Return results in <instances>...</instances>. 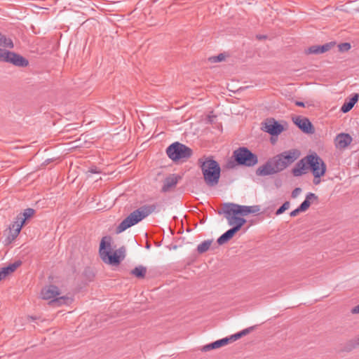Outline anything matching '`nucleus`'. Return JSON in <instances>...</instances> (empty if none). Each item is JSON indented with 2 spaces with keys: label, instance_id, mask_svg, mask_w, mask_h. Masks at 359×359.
Here are the masks:
<instances>
[{
  "label": "nucleus",
  "instance_id": "f257e3e1",
  "mask_svg": "<svg viewBox=\"0 0 359 359\" xmlns=\"http://www.w3.org/2000/svg\"><path fill=\"white\" fill-rule=\"evenodd\" d=\"M306 164L309 165L314 177L313 184L317 185L320 182V177L326 172V165L323 160L316 154L307 156L298 162L293 168V175L300 176L305 173Z\"/></svg>",
  "mask_w": 359,
  "mask_h": 359
},
{
  "label": "nucleus",
  "instance_id": "f03ea898",
  "mask_svg": "<svg viewBox=\"0 0 359 359\" xmlns=\"http://www.w3.org/2000/svg\"><path fill=\"white\" fill-rule=\"evenodd\" d=\"M260 210L258 205H242L236 203H225L223 205L222 211L219 212V214L223 213L224 217L228 221L229 225H234L238 224V219L243 220L244 224L246 223V219L242 217L247 216L249 214L257 213Z\"/></svg>",
  "mask_w": 359,
  "mask_h": 359
},
{
  "label": "nucleus",
  "instance_id": "7ed1b4c3",
  "mask_svg": "<svg viewBox=\"0 0 359 359\" xmlns=\"http://www.w3.org/2000/svg\"><path fill=\"white\" fill-rule=\"evenodd\" d=\"M198 163L206 184L209 187L216 186L219 183L221 172L219 163L212 157L200 158Z\"/></svg>",
  "mask_w": 359,
  "mask_h": 359
},
{
  "label": "nucleus",
  "instance_id": "20e7f679",
  "mask_svg": "<svg viewBox=\"0 0 359 359\" xmlns=\"http://www.w3.org/2000/svg\"><path fill=\"white\" fill-rule=\"evenodd\" d=\"M155 208L154 205H144L134 210L118 224L116 229V233H120L137 224L153 212Z\"/></svg>",
  "mask_w": 359,
  "mask_h": 359
},
{
  "label": "nucleus",
  "instance_id": "39448f33",
  "mask_svg": "<svg viewBox=\"0 0 359 359\" xmlns=\"http://www.w3.org/2000/svg\"><path fill=\"white\" fill-rule=\"evenodd\" d=\"M104 239L105 238L102 239L100 245V254L102 259L110 264H118L125 258V247H121L113 254H111L109 250H106L107 245Z\"/></svg>",
  "mask_w": 359,
  "mask_h": 359
},
{
  "label": "nucleus",
  "instance_id": "423d86ee",
  "mask_svg": "<svg viewBox=\"0 0 359 359\" xmlns=\"http://www.w3.org/2000/svg\"><path fill=\"white\" fill-rule=\"evenodd\" d=\"M166 154L173 161L187 159L192 155V150L187 146L178 142L170 144L166 149Z\"/></svg>",
  "mask_w": 359,
  "mask_h": 359
},
{
  "label": "nucleus",
  "instance_id": "0eeeda50",
  "mask_svg": "<svg viewBox=\"0 0 359 359\" xmlns=\"http://www.w3.org/2000/svg\"><path fill=\"white\" fill-rule=\"evenodd\" d=\"M235 161L238 165L251 167L257 163V157L246 147H240L233 151Z\"/></svg>",
  "mask_w": 359,
  "mask_h": 359
},
{
  "label": "nucleus",
  "instance_id": "6e6552de",
  "mask_svg": "<svg viewBox=\"0 0 359 359\" xmlns=\"http://www.w3.org/2000/svg\"><path fill=\"white\" fill-rule=\"evenodd\" d=\"M0 62L11 63L20 67H25L29 65V61L22 55L1 48Z\"/></svg>",
  "mask_w": 359,
  "mask_h": 359
},
{
  "label": "nucleus",
  "instance_id": "1a4fd4ad",
  "mask_svg": "<svg viewBox=\"0 0 359 359\" xmlns=\"http://www.w3.org/2000/svg\"><path fill=\"white\" fill-rule=\"evenodd\" d=\"M59 294V289L55 285H49L46 287L41 290V292L42 299L46 300H50V304H55L57 305L66 304L68 298L66 297H57Z\"/></svg>",
  "mask_w": 359,
  "mask_h": 359
},
{
  "label": "nucleus",
  "instance_id": "9d476101",
  "mask_svg": "<svg viewBox=\"0 0 359 359\" xmlns=\"http://www.w3.org/2000/svg\"><path fill=\"white\" fill-rule=\"evenodd\" d=\"M262 130L271 135H278L283 130V126L274 118H267L262 123Z\"/></svg>",
  "mask_w": 359,
  "mask_h": 359
},
{
  "label": "nucleus",
  "instance_id": "9b49d317",
  "mask_svg": "<svg viewBox=\"0 0 359 359\" xmlns=\"http://www.w3.org/2000/svg\"><path fill=\"white\" fill-rule=\"evenodd\" d=\"M292 152L288 151L287 155L283 154L278 155L271 159L276 172H280L284 170L288 164L292 162Z\"/></svg>",
  "mask_w": 359,
  "mask_h": 359
},
{
  "label": "nucleus",
  "instance_id": "f8f14e48",
  "mask_svg": "<svg viewBox=\"0 0 359 359\" xmlns=\"http://www.w3.org/2000/svg\"><path fill=\"white\" fill-rule=\"evenodd\" d=\"M244 225V221L238 219V224H234V225H232L233 227L228 231H226L225 233H224L221 236L219 237L217 239V243L219 245H223L228 241H229L236 233H237L241 227Z\"/></svg>",
  "mask_w": 359,
  "mask_h": 359
},
{
  "label": "nucleus",
  "instance_id": "ddd939ff",
  "mask_svg": "<svg viewBox=\"0 0 359 359\" xmlns=\"http://www.w3.org/2000/svg\"><path fill=\"white\" fill-rule=\"evenodd\" d=\"M293 123L306 134H312L314 132L313 127L311 121L307 118L297 116L293 118Z\"/></svg>",
  "mask_w": 359,
  "mask_h": 359
},
{
  "label": "nucleus",
  "instance_id": "4468645a",
  "mask_svg": "<svg viewBox=\"0 0 359 359\" xmlns=\"http://www.w3.org/2000/svg\"><path fill=\"white\" fill-rule=\"evenodd\" d=\"M314 202H318V196L313 193H308L306 196L305 200L302 203V204L295 210H293V216H295L297 214L305 212L311 203Z\"/></svg>",
  "mask_w": 359,
  "mask_h": 359
},
{
  "label": "nucleus",
  "instance_id": "2eb2a0df",
  "mask_svg": "<svg viewBox=\"0 0 359 359\" xmlns=\"http://www.w3.org/2000/svg\"><path fill=\"white\" fill-rule=\"evenodd\" d=\"M352 137L349 134L341 133L334 138V145L338 149H344L352 142Z\"/></svg>",
  "mask_w": 359,
  "mask_h": 359
},
{
  "label": "nucleus",
  "instance_id": "dca6fc26",
  "mask_svg": "<svg viewBox=\"0 0 359 359\" xmlns=\"http://www.w3.org/2000/svg\"><path fill=\"white\" fill-rule=\"evenodd\" d=\"M179 179L180 177L176 175H171L167 177L163 182L161 191L165 193L174 189L176 187Z\"/></svg>",
  "mask_w": 359,
  "mask_h": 359
},
{
  "label": "nucleus",
  "instance_id": "f3484780",
  "mask_svg": "<svg viewBox=\"0 0 359 359\" xmlns=\"http://www.w3.org/2000/svg\"><path fill=\"white\" fill-rule=\"evenodd\" d=\"M276 172H277L274 168V165H273L271 160L268 161L266 163H265L262 166L259 167L257 170V175H262V176L269 175H272V174H274Z\"/></svg>",
  "mask_w": 359,
  "mask_h": 359
},
{
  "label": "nucleus",
  "instance_id": "a211bd4d",
  "mask_svg": "<svg viewBox=\"0 0 359 359\" xmlns=\"http://www.w3.org/2000/svg\"><path fill=\"white\" fill-rule=\"evenodd\" d=\"M229 342V338L225 337L222 339L217 340L211 344H207L202 348L203 351H209L212 349L219 348L222 346L227 345Z\"/></svg>",
  "mask_w": 359,
  "mask_h": 359
},
{
  "label": "nucleus",
  "instance_id": "6ab92c4d",
  "mask_svg": "<svg viewBox=\"0 0 359 359\" xmlns=\"http://www.w3.org/2000/svg\"><path fill=\"white\" fill-rule=\"evenodd\" d=\"M21 261H16L14 263L10 264L7 266L0 269L4 278H6L8 275L13 273L18 269V267L21 265Z\"/></svg>",
  "mask_w": 359,
  "mask_h": 359
},
{
  "label": "nucleus",
  "instance_id": "aec40b11",
  "mask_svg": "<svg viewBox=\"0 0 359 359\" xmlns=\"http://www.w3.org/2000/svg\"><path fill=\"white\" fill-rule=\"evenodd\" d=\"M359 98V95L355 93L353 96L348 100L346 101L341 107V111L343 113L348 112L358 102Z\"/></svg>",
  "mask_w": 359,
  "mask_h": 359
},
{
  "label": "nucleus",
  "instance_id": "412c9836",
  "mask_svg": "<svg viewBox=\"0 0 359 359\" xmlns=\"http://www.w3.org/2000/svg\"><path fill=\"white\" fill-rule=\"evenodd\" d=\"M130 273L137 278H144L147 273V268L144 266L140 265L135 267Z\"/></svg>",
  "mask_w": 359,
  "mask_h": 359
},
{
  "label": "nucleus",
  "instance_id": "4be33fe9",
  "mask_svg": "<svg viewBox=\"0 0 359 359\" xmlns=\"http://www.w3.org/2000/svg\"><path fill=\"white\" fill-rule=\"evenodd\" d=\"M25 223L22 222L21 219H18V217H16V220L10 227L11 230L13 231V236L16 237L20 232L21 229Z\"/></svg>",
  "mask_w": 359,
  "mask_h": 359
},
{
  "label": "nucleus",
  "instance_id": "5701e85b",
  "mask_svg": "<svg viewBox=\"0 0 359 359\" xmlns=\"http://www.w3.org/2000/svg\"><path fill=\"white\" fill-rule=\"evenodd\" d=\"M0 46L11 49L13 48L14 44L11 39L0 32Z\"/></svg>",
  "mask_w": 359,
  "mask_h": 359
},
{
  "label": "nucleus",
  "instance_id": "b1692460",
  "mask_svg": "<svg viewBox=\"0 0 359 359\" xmlns=\"http://www.w3.org/2000/svg\"><path fill=\"white\" fill-rule=\"evenodd\" d=\"M34 214V210L32 208H27L22 213L18 215V219H21L22 222L25 223V221L30 218Z\"/></svg>",
  "mask_w": 359,
  "mask_h": 359
},
{
  "label": "nucleus",
  "instance_id": "393cba45",
  "mask_svg": "<svg viewBox=\"0 0 359 359\" xmlns=\"http://www.w3.org/2000/svg\"><path fill=\"white\" fill-rule=\"evenodd\" d=\"M212 243V240H206L200 243L197 247V251L198 253H204L208 251Z\"/></svg>",
  "mask_w": 359,
  "mask_h": 359
},
{
  "label": "nucleus",
  "instance_id": "a878e982",
  "mask_svg": "<svg viewBox=\"0 0 359 359\" xmlns=\"http://www.w3.org/2000/svg\"><path fill=\"white\" fill-rule=\"evenodd\" d=\"M290 207V203L289 201L285 202L276 211V215H278L283 213L286 210H288Z\"/></svg>",
  "mask_w": 359,
  "mask_h": 359
},
{
  "label": "nucleus",
  "instance_id": "bb28decb",
  "mask_svg": "<svg viewBox=\"0 0 359 359\" xmlns=\"http://www.w3.org/2000/svg\"><path fill=\"white\" fill-rule=\"evenodd\" d=\"M306 53L308 54H316V55L320 54V47H319V46H311L306 50Z\"/></svg>",
  "mask_w": 359,
  "mask_h": 359
},
{
  "label": "nucleus",
  "instance_id": "cd10ccee",
  "mask_svg": "<svg viewBox=\"0 0 359 359\" xmlns=\"http://www.w3.org/2000/svg\"><path fill=\"white\" fill-rule=\"evenodd\" d=\"M334 43H327L323 44L322 46H319L320 53H323L328 51L329 50L331 49V48L334 46Z\"/></svg>",
  "mask_w": 359,
  "mask_h": 359
},
{
  "label": "nucleus",
  "instance_id": "c85d7f7f",
  "mask_svg": "<svg viewBox=\"0 0 359 359\" xmlns=\"http://www.w3.org/2000/svg\"><path fill=\"white\" fill-rule=\"evenodd\" d=\"M351 44L349 43H342L339 44L338 48L339 50L341 52L348 51L351 49Z\"/></svg>",
  "mask_w": 359,
  "mask_h": 359
},
{
  "label": "nucleus",
  "instance_id": "c756f323",
  "mask_svg": "<svg viewBox=\"0 0 359 359\" xmlns=\"http://www.w3.org/2000/svg\"><path fill=\"white\" fill-rule=\"evenodd\" d=\"M225 59V55L222 53L218 55L217 56L212 57L210 60L213 62H222Z\"/></svg>",
  "mask_w": 359,
  "mask_h": 359
},
{
  "label": "nucleus",
  "instance_id": "7c9ffc66",
  "mask_svg": "<svg viewBox=\"0 0 359 359\" xmlns=\"http://www.w3.org/2000/svg\"><path fill=\"white\" fill-rule=\"evenodd\" d=\"M242 336H241V332H238V333H236L231 336H230L229 338V342H232V341H234L240 338H241Z\"/></svg>",
  "mask_w": 359,
  "mask_h": 359
},
{
  "label": "nucleus",
  "instance_id": "2f4dec72",
  "mask_svg": "<svg viewBox=\"0 0 359 359\" xmlns=\"http://www.w3.org/2000/svg\"><path fill=\"white\" fill-rule=\"evenodd\" d=\"M88 172L92 173V174H98V173H100L101 171L96 166H93L89 168V170H88Z\"/></svg>",
  "mask_w": 359,
  "mask_h": 359
},
{
  "label": "nucleus",
  "instance_id": "473e14b6",
  "mask_svg": "<svg viewBox=\"0 0 359 359\" xmlns=\"http://www.w3.org/2000/svg\"><path fill=\"white\" fill-rule=\"evenodd\" d=\"M252 330H253V327H250L243 330L240 332L241 334V336L243 337V336H245L248 334H249Z\"/></svg>",
  "mask_w": 359,
  "mask_h": 359
},
{
  "label": "nucleus",
  "instance_id": "72a5a7b5",
  "mask_svg": "<svg viewBox=\"0 0 359 359\" xmlns=\"http://www.w3.org/2000/svg\"><path fill=\"white\" fill-rule=\"evenodd\" d=\"M352 314H359V304L353 307L351 310Z\"/></svg>",
  "mask_w": 359,
  "mask_h": 359
},
{
  "label": "nucleus",
  "instance_id": "f704fd0d",
  "mask_svg": "<svg viewBox=\"0 0 359 359\" xmlns=\"http://www.w3.org/2000/svg\"><path fill=\"white\" fill-rule=\"evenodd\" d=\"M302 189L300 188H295L293 189V197L297 196L300 192Z\"/></svg>",
  "mask_w": 359,
  "mask_h": 359
},
{
  "label": "nucleus",
  "instance_id": "c9c22d12",
  "mask_svg": "<svg viewBox=\"0 0 359 359\" xmlns=\"http://www.w3.org/2000/svg\"><path fill=\"white\" fill-rule=\"evenodd\" d=\"M295 104L297 106H299V107H304L305 106L304 103L303 102H301V101L295 102Z\"/></svg>",
  "mask_w": 359,
  "mask_h": 359
},
{
  "label": "nucleus",
  "instance_id": "e433bc0d",
  "mask_svg": "<svg viewBox=\"0 0 359 359\" xmlns=\"http://www.w3.org/2000/svg\"><path fill=\"white\" fill-rule=\"evenodd\" d=\"M292 155H293V158L295 157V156H298L299 155V151H294L293 150V153H292Z\"/></svg>",
  "mask_w": 359,
  "mask_h": 359
},
{
  "label": "nucleus",
  "instance_id": "4c0bfd02",
  "mask_svg": "<svg viewBox=\"0 0 359 359\" xmlns=\"http://www.w3.org/2000/svg\"><path fill=\"white\" fill-rule=\"evenodd\" d=\"M359 345V337L355 340V346Z\"/></svg>",
  "mask_w": 359,
  "mask_h": 359
},
{
  "label": "nucleus",
  "instance_id": "58836bf2",
  "mask_svg": "<svg viewBox=\"0 0 359 359\" xmlns=\"http://www.w3.org/2000/svg\"><path fill=\"white\" fill-rule=\"evenodd\" d=\"M4 279H5V278H4V276H3V275H2V273H1V271H0V281H1V280H4Z\"/></svg>",
  "mask_w": 359,
  "mask_h": 359
},
{
  "label": "nucleus",
  "instance_id": "ea45409f",
  "mask_svg": "<svg viewBox=\"0 0 359 359\" xmlns=\"http://www.w3.org/2000/svg\"><path fill=\"white\" fill-rule=\"evenodd\" d=\"M107 248H110V243H107Z\"/></svg>",
  "mask_w": 359,
  "mask_h": 359
},
{
  "label": "nucleus",
  "instance_id": "a19ab883",
  "mask_svg": "<svg viewBox=\"0 0 359 359\" xmlns=\"http://www.w3.org/2000/svg\"><path fill=\"white\" fill-rule=\"evenodd\" d=\"M357 11L359 13V8H358V9H357Z\"/></svg>",
  "mask_w": 359,
  "mask_h": 359
}]
</instances>
